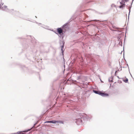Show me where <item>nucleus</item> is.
I'll return each mask as SVG.
<instances>
[{
  "instance_id": "12",
  "label": "nucleus",
  "mask_w": 134,
  "mask_h": 134,
  "mask_svg": "<svg viewBox=\"0 0 134 134\" xmlns=\"http://www.w3.org/2000/svg\"><path fill=\"white\" fill-rule=\"evenodd\" d=\"M94 91L95 93H96V94H98V93L99 92V91Z\"/></svg>"
},
{
  "instance_id": "18",
  "label": "nucleus",
  "mask_w": 134,
  "mask_h": 134,
  "mask_svg": "<svg viewBox=\"0 0 134 134\" xmlns=\"http://www.w3.org/2000/svg\"><path fill=\"white\" fill-rule=\"evenodd\" d=\"M62 48H63V46H62Z\"/></svg>"
},
{
  "instance_id": "3",
  "label": "nucleus",
  "mask_w": 134,
  "mask_h": 134,
  "mask_svg": "<svg viewBox=\"0 0 134 134\" xmlns=\"http://www.w3.org/2000/svg\"><path fill=\"white\" fill-rule=\"evenodd\" d=\"M98 94L103 97H107L108 96V94L105 93H104L100 91H99Z\"/></svg>"
},
{
  "instance_id": "21",
  "label": "nucleus",
  "mask_w": 134,
  "mask_h": 134,
  "mask_svg": "<svg viewBox=\"0 0 134 134\" xmlns=\"http://www.w3.org/2000/svg\"><path fill=\"white\" fill-rule=\"evenodd\" d=\"M40 24H41V23H40Z\"/></svg>"
},
{
  "instance_id": "5",
  "label": "nucleus",
  "mask_w": 134,
  "mask_h": 134,
  "mask_svg": "<svg viewBox=\"0 0 134 134\" xmlns=\"http://www.w3.org/2000/svg\"><path fill=\"white\" fill-rule=\"evenodd\" d=\"M1 4H2V5H3V3H2L1 2V0H0V8H1V7H2V10L4 11H7L8 9V8H7V6H5L4 7H2L1 6Z\"/></svg>"
},
{
  "instance_id": "6",
  "label": "nucleus",
  "mask_w": 134,
  "mask_h": 134,
  "mask_svg": "<svg viewBox=\"0 0 134 134\" xmlns=\"http://www.w3.org/2000/svg\"><path fill=\"white\" fill-rule=\"evenodd\" d=\"M120 3L121 4V5L119 6V7L120 8H122L124 7L125 5V2H124L122 1H121V2H120Z\"/></svg>"
},
{
  "instance_id": "22",
  "label": "nucleus",
  "mask_w": 134,
  "mask_h": 134,
  "mask_svg": "<svg viewBox=\"0 0 134 134\" xmlns=\"http://www.w3.org/2000/svg\"><path fill=\"white\" fill-rule=\"evenodd\" d=\"M35 17H36V18H37V17H36V16H35Z\"/></svg>"
},
{
  "instance_id": "16",
  "label": "nucleus",
  "mask_w": 134,
  "mask_h": 134,
  "mask_svg": "<svg viewBox=\"0 0 134 134\" xmlns=\"http://www.w3.org/2000/svg\"><path fill=\"white\" fill-rule=\"evenodd\" d=\"M85 16L87 18L88 17V16L87 15H86V14H85Z\"/></svg>"
},
{
  "instance_id": "2",
  "label": "nucleus",
  "mask_w": 134,
  "mask_h": 134,
  "mask_svg": "<svg viewBox=\"0 0 134 134\" xmlns=\"http://www.w3.org/2000/svg\"><path fill=\"white\" fill-rule=\"evenodd\" d=\"M75 19V17L73 16L67 22L64 24L63 25H68V24H71L74 21V20Z\"/></svg>"
},
{
  "instance_id": "4",
  "label": "nucleus",
  "mask_w": 134,
  "mask_h": 134,
  "mask_svg": "<svg viewBox=\"0 0 134 134\" xmlns=\"http://www.w3.org/2000/svg\"><path fill=\"white\" fill-rule=\"evenodd\" d=\"M98 94L103 97H107L108 96V94L105 93H104L100 91H99Z\"/></svg>"
},
{
  "instance_id": "19",
  "label": "nucleus",
  "mask_w": 134,
  "mask_h": 134,
  "mask_svg": "<svg viewBox=\"0 0 134 134\" xmlns=\"http://www.w3.org/2000/svg\"><path fill=\"white\" fill-rule=\"evenodd\" d=\"M76 122H77V120H76Z\"/></svg>"
},
{
  "instance_id": "8",
  "label": "nucleus",
  "mask_w": 134,
  "mask_h": 134,
  "mask_svg": "<svg viewBox=\"0 0 134 134\" xmlns=\"http://www.w3.org/2000/svg\"><path fill=\"white\" fill-rule=\"evenodd\" d=\"M59 122V121H55V120H54V121H48L45 122L44 123H55L56 122Z\"/></svg>"
},
{
  "instance_id": "7",
  "label": "nucleus",
  "mask_w": 134,
  "mask_h": 134,
  "mask_svg": "<svg viewBox=\"0 0 134 134\" xmlns=\"http://www.w3.org/2000/svg\"><path fill=\"white\" fill-rule=\"evenodd\" d=\"M109 27L111 30L113 31H116V30L115 29H117V28L115 26H109Z\"/></svg>"
},
{
  "instance_id": "13",
  "label": "nucleus",
  "mask_w": 134,
  "mask_h": 134,
  "mask_svg": "<svg viewBox=\"0 0 134 134\" xmlns=\"http://www.w3.org/2000/svg\"><path fill=\"white\" fill-rule=\"evenodd\" d=\"M111 6L112 7H116V5H115L114 4H112Z\"/></svg>"
},
{
  "instance_id": "1",
  "label": "nucleus",
  "mask_w": 134,
  "mask_h": 134,
  "mask_svg": "<svg viewBox=\"0 0 134 134\" xmlns=\"http://www.w3.org/2000/svg\"><path fill=\"white\" fill-rule=\"evenodd\" d=\"M96 20H93V21H94L95 23H94V24H89L88 23H90V21H88L87 22H84L83 24H88V25H103L104 24V23H103V22L102 21V22H101L99 20H97L96 21H95ZM105 25H107V24H104Z\"/></svg>"
},
{
  "instance_id": "20",
  "label": "nucleus",
  "mask_w": 134,
  "mask_h": 134,
  "mask_svg": "<svg viewBox=\"0 0 134 134\" xmlns=\"http://www.w3.org/2000/svg\"><path fill=\"white\" fill-rule=\"evenodd\" d=\"M27 131H24L23 132H27Z\"/></svg>"
},
{
  "instance_id": "10",
  "label": "nucleus",
  "mask_w": 134,
  "mask_h": 134,
  "mask_svg": "<svg viewBox=\"0 0 134 134\" xmlns=\"http://www.w3.org/2000/svg\"><path fill=\"white\" fill-rule=\"evenodd\" d=\"M124 81L126 83H127L128 81V79H126L124 80Z\"/></svg>"
},
{
  "instance_id": "11",
  "label": "nucleus",
  "mask_w": 134,
  "mask_h": 134,
  "mask_svg": "<svg viewBox=\"0 0 134 134\" xmlns=\"http://www.w3.org/2000/svg\"><path fill=\"white\" fill-rule=\"evenodd\" d=\"M129 0H121V1H122L124 2H128L129 1Z\"/></svg>"
},
{
  "instance_id": "14",
  "label": "nucleus",
  "mask_w": 134,
  "mask_h": 134,
  "mask_svg": "<svg viewBox=\"0 0 134 134\" xmlns=\"http://www.w3.org/2000/svg\"><path fill=\"white\" fill-rule=\"evenodd\" d=\"M78 120H79L80 122H82V120L80 119H79Z\"/></svg>"
},
{
  "instance_id": "9",
  "label": "nucleus",
  "mask_w": 134,
  "mask_h": 134,
  "mask_svg": "<svg viewBox=\"0 0 134 134\" xmlns=\"http://www.w3.org/2000/svg\"><path fill=\"white\" fill-rule=\"evenodd\" d=\"M57 31L60 35L63 32V30L61 28H59L57 29Z\"/></svg>"
},
{
  "instance_id": "15",
  "label": "nucleus",
  "mask_w": 134,
  "mask_h": 134,
  "mask_svg": "<svg viewBox=\"0 0 134 134\" xmlns=\"http://www.w3.org/2000/svg\"><path fill=\"white\" fill-rule=\"evenodd\" d=\"M90 0V1H87V2H86V3H88V2H91V1H93V0Z\"/></svg>"
},
{
  "instance_id": "17",
  "label": "nucleus",
  "mask_w": 134,
  "mask_h": 134,
  "mask_svg": "<svg viewBox=\"0 0 134 134\" xmlns=\"http://www.w3.org/2000/svg\"><path fill=\"white\" fill-rule=\"evenodd\" d=\"M20 134H25V133H23L21 132V133H20Z\"/></svg>"
}]
</instances>
